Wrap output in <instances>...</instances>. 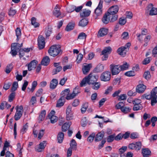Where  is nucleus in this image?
Wrapping results in <instances>:
<instances>
[{
    "label": "nucleus",
    "instance_id": "nucleus-1",
    "mask_svg": "<svg viewBox=\"0 0 157 157\" xmlns=\"http://www.w3.org/2000/svg\"><path fill=\"white\" fill-rule=\"evenodd\" d=\"M157 87H155L151 91L150 95H147L146 94H144L143 97L147 99H151V105L154 106L157 103Z\"/></svg>",
    "mask_w": 157,
    "mask_h": 157
},
{
    "label": "nucleus",
    "instance_id": "nucleus-23",
    "mask_svg": "<svg viewBox=\"0 0 157 157\" xmlns=\"http://www.w3.org/2000/svg\"><path fill=\"white\" fill-rule=\"evenodd\" d=\"M65 101V99L63 97H61L57 101L56 106L57 107H61L64 105Z\"/></svg>",
    "mask_w": 157,
    "mask_h": 157
},
{
    "label": "nucleus",
    "instance_id": "nucleus-33",
    "mask_svg": "<svg viewBox=\"0 0 157 157\" xmlns=\"http://www.w3.org/2000/svg\"><path fill=\"white\" fill-rule=\"evenodd\" d=\"M142 153L144 157H147L150 155L151 152L148 149L146 148L142 150Z\"/></svg>",
    "mask_w": 157,
    "mask_h": 157
},
{
    "label": "nucleus",
    "instance_id": "nucleus-45",
    "mask_svg": "<svg viewBox=\"0 0 157 157\" xmlns=\"http://www.w3.org/2000/svg\"><path fill=\"white\" fill-rule=\"evenodd\" d=\"M70 146L71 147H70L76 150V148L77 143L74 140L72 139L70 143Z\"/></svg>",
    "mask_w": 157,
    "mask_h": 157
},
{
    "label": "nucleus",
    "instance_id": "nucleus-18",
    "mask_svg": "<svg viewBox=\"0 0 157 157\" xmlns=\"http://www.w3.org/2000/svg\"><path fill=\"white\" fill-rule=\"evenodd\" d=\"M127 52V50L123 46L118 48L117 51V53L123 56H124L125 55Z\"/></svg>",
    "mask_w": 157,
    "mask_h": 157
},
{
    "label": "nucleus",
    "instance_id": "nucleus-59",
    "mask_svg": "<svg viewBox=\"0 0 157 157\" xmlns=\"http://www.w3.org/2000/svg\"><path fill=\"white\" fill-rule=\"evenodd\" d=\"M124 103L123 102H120L116 105V107L117 109H121L124 105Z\"/></svg>",
    "mask_w": 157,
    "mask_h": 157
},
{
    "label": "nucleus",
    "instance_id": "nucleus-5",
    "mask_svg": "<svg viewBox=\"0 0 157 157\" xmlns=\"http://www.w3.org/2000/svg\"><path fill=\"white\" fill-rule=\"evenodd\" d=\"M16 112L14 117L16 121L19 120L22 115L23 112V107L22 105L19 106H17L16 108Z\"/></svg>",
    "mask_w": 157,
    "mask_h": 157
},
{
    "label": "nucleus",
    "instance_id": "nucleus-14",
    "mask_svg": "<svg viewBox=\"0 0 157 157\" xmlns=\"http://www.w3.org/2000/svg\"><path fill=\"white\" fill-rule=\"evenodd\" d=\"M111 15L108 13H105L102 18V21L104 24H107L109 21Z\"/></svg>",
    "mask_w": 157,
    "mask_h": 157
},
{
    "label": "nucleus",
    "instance_id": "nucleus-30",
    "mask_svg": "<svg viewBox=\"0 0 157 157\" xmlns=\"http://www.w3.org/2000/svg\"><path fill=\"white\" fill-rule=\"evenodd\" d=\"M17 148L16 150L18 153V155L21 157L22 156V150L23 149V147L21 146L20 143H18L17 144Z\"/></svg>",
    "mask_w": 157,
    "mask_h": 157
},
{
    "label": "nucleus",
    "instance_id": "nucleus-15",
    "mask_svg": "<svg viewBox=\"0 0 157 157\" xmlns=\"http://www.w3.org/2000/svg\"><path fill=\"white\" fill-rule=\"evenodd\" d=\"M102 4L100 2L99 3L98 5L96 8L95 11V13L97 15H100L102 13Z\"/></svg>",
    "mask_w": 157,
    "mask_h": 157
},
{
    "label": "nucleus",
    "instance_id": "nucleus-58",
    "mask_svg": "<svg viewBox=\"0 0 157 157\" xmlns=\"http://www.w3.org/2000/svg\"><path fill=\"white\" fill-rule=\"evenodd\" d=\"M142 108L141 104L134 105L133 109L134 111H137L142 109Z\"/></svg>",
    "mask_w": 157,
    "mask_h": 157
},
{
    "label": "nucleus",
    "instance_id": "nucleus-44",
    "mask_svg": "<svg viewBox=\"0 0 157 157\" xmlns=\"http://www.w3.org/2000/svg\"><path fill=\"white\" fill-rule=\"evenodd\" d=\"M13 66L11 64L8 65L6 68L5 72L6 73L8 74L12 71L13 69Z\"/></svg>",
    "mask_w": 157,
    "mask_h": 157
},
{
    "label": "nucleus",
    "instance_id": "nucleus-43",
    "mask_svg": "<svg viewBox=\"0 0 157 157\" xmlns=\"http://www.w3.org/2000/svg\"><path fill=\"white\" fill-rule=\"evenodd\" d=\"M104 69V66L102 64H98L95 68V70L97 72H100L102 71Z\"/></svg>",
    "mask_w": 157,
    "mask_h": 157
},
{
    "label": "nucleus",
    "instance_id": "nucleus-37",
    "mask_svg": "<svg viewBox=\"0 0 157 157\" xmlns=\"http://www.w3.org/2000/svg\"><path fill=\"white\" fill-rule=\"evenodd\" d=\"M15 32L17 37V40H18L21 35V29L19 28H17L16 29Z\"/></svg>",
    "mask_w": 157,
    "mask_h": 157
},
{
    "label": "nucleus",
    "instance_id": "nucleus-40",
    "mask_svg": "<svg viewBox=\"0 0 157 157\" xmlns=\"http://www.w3.org/2000/svg\"><path fill=\"white\" fill-rule=\"evenodd\" d=\"M92 88L95 90H98L100 87V84L99 82H95L93 84H92Z\"/></svg>",
    "mask_w": 157,
    "mask_h": 157
},
{
    "label": "nucleus",
    "instance_id": "nucleus-8",
    "mask_svg": "<svg viewBox=\"0 0 157 157\" xmlns=\"http://www.w3.org/2000/svg\"><path fill=\"white\" fill-rule=\"evenodd\" d=\"M72 107L70 106H68L66 110V117L67 120H71L73 118V113L71 110Z\"/></svg>",
    "mask_w": 157,
    "mask_h": 157
},
{
    "label": "nucleus",
    "instance_id": "nucleus-35",
    "mask_svg": "<svg viewBox=\"0 0 157 157\" xmlns=\"http://www.w3.org/2000/svg\"><path fill=\"white\" fill-rule=\"evenodd\" d=\"M46 115V111L45 110H42L41 112L40 115L39 116V120L42 121H43L45 116Z\"/></svg>",
    "mask_w": 157,
    "mask_h": 157
},
{
    "label": "nucleus",
    "instance_id": "nucleus-21",
    "mask_svg": "<svg viewBox=\"0 0 157 157\" xmlns=\"http://www.w3.org/2000/svg\"><path fill=\"white\" fill-rule=\"evenodd\" d=\"M108 33V30L104 28L101 29L98 31V36L102 37L106 35Z\"/></svg>",
    "mask_w": 157,
    "mask_h": 157
},
{
    "label": "nucleus",
    "instance_id": "nucleus-28",
    "mask_svg": "<svg viewBox=\"0 0 157 157\" xmlns=\"http://www.w3.org/2000/svg\"><path fill=\"white\" fill-rule=\"evenodd\" d=\"M75 25L74 22L69 23L66 26L65 30L67 31H69L73 29Z\"/></svg>",
    "mask_w": 157,
    "mask_h": 157
},
{
    "label": "nucleus",
    "instance_id": "nucleus-42",
    "mask_svg": "<svg viewBox=\"0 0 157 157\" xmlns=\"http://www.w3.org/2000/svg\"><path fill=\"white\" fill-rule=\"evenodd\" d=\"M31 24L35 28L38 27L39 25V24L36 22V19L34 17H33L31 19Z\"/></svg>",
    "mask_w": 157,
    "mask_h": 157
},
{
    "label": "nucleus",
    "instance_id": "nucleus-2",
    "mask_svg": "<svg viewBox=\"0 0 157 157\" xmlns=\"http://www.w3.org/2000/svg\"><path fill=\"white\" fill-rule=\"evenodd\" d=\"M61 51L60 48L59 46L53 45L50 48L48 52L50 56L55 57L59 54Z\"/></svg>",
    "mask_w": 157,
    "mask_h": 157
},
{
    "label": "nucleus",
    "instance_id": "nucleus-3",
    "mask_svg": "<svg viewBox=\"0 0 157 157\" xmlns=\"http://www.w3.org/2000/svg\"><path fill=\"white\" fill-rule=\"evenodd\" d=\"M142 143L140 141L135 142L130 144L128 148L131 150H134L137 151L140 150L142 147Z\"/></svg>",
    "mask_w": 157,
    "mask_h": 157
},
{
    "label": "nucleus",
    "instance_id": "nucleus-17",
    "mask_svg": "<svg viewBox=\"0 0 157 157\" xmlns=\"http://www.w3.org/2000/svg\"><path fill=\"white\" fill-rule=\"evenodd\" d=\"M91 11L88 9H84L80 13V16L82 17H88L90 15Z\"/></svg>",
    "mask_w": 157,
    "mask_h": 157
},
{
    "label": "nucleus",
    "instance_id": "nucleus-25",
    "mask_svg": "<svg viewBox=\"0 0 157 157\" xmlns=\"http://www.w3.org/2000/svg\"><path fill=\"white\" fill-rule=\"evenodd\" d=\"M92 67V65L91 63H89L87 65L84 66L82 68V71L84 74H86L88 72L91 68Z\"/></svg>",
    "mask_w": 157,
    "mask_h": 157
},
{
    "label": "nucleus",
    "instance_id": "nucleus-56",
    "mask_svg": "<svg viewBox=\"0 0 157 157\" xmlns=\"http://www.w3.org/2000/svg\"><path fill=\"white\" fill-rule=\"evenodd\" d=\"M18 84L17 82H13L12 85V87L11 88V90L12 91H15L17 89L18 87Z\"/></svg>",
    "mask_w": 157,
    "mask_h": 157
},
{
    "label": "nucleus",
    "instance_id": "nucleus-26",
    "mask_svg": "<svg viewBox=\"0 0 157 157\" xmlns=\"http://www.w3.org/2000/svg\"><path fill=\"white\" fill-rule=\"evenodd\" d=\"M71 124V122H69L68 123H64L62 127V130L63 132H65L69 128Z\"/></svg>",
    "mask_w": 157,
    "mask_h": 157
},
{
    "label": "nucleus",
    "instance_id": "nucleus-16",
    "mask_svg": "<svg viewBox=\"0 0 157 157\" xmlns=\"http://www.w3.org/2000/svg\"><path fill=\"white\" fill-rule=\"evenodd\" d=\"M146 89V86L142 84H140L137 85L136 89V92L139 93H143L145 89Z\"/></svg>",
    "mask_w": 157,
    "mask_h": 157
},
{
    "label": "nucleus",
    "instance_id": "nucleus-54",
    "mask_svg": "<svg viewBox=\"0 0 157 157\" xmlns=\"http://www.w3.org/2000/svg\"><path fill=\"white\" fill-rule=\"evenodd\" d=\"M120 66V68L121 69V71H124L128 69L129 67V65L127 63H125L122 65Z\"/></svg>",
    "mask_w": 157,
    "mask_h": 157
},
{
    "label": "nucleus",
    "instance_id": "nucleus-51",
    "mask_svg": "<svg viewBox=\"0 0 157 157\" xmlns=\"http://www.w3.org/2000/svg\"><path fill=\"white\" fill-rule=\"evenodd\" d=\"M86 37V35L85 33H80L78 36V39L84 40L85 39Z\"/></svg>",
    "mask_w": 157,
    "mask_h": 157
},
{
    "label": "nucleus",
    "instance_id": "nucleus-27",
    "mask_svg": "<svg viewBox=\"0 0 157 157\" xmlns=\"http://www.w3.org/2000/svg\"><path fill=\"white\" fill-rule=\"evenodd\" d=\"M50 61V59L49 57L46 56L43 59L41 62V64L44 66H47L49 63Z\"/></svg>",
    "mask_w": 157,
    "mask_h": 157
},
{
    "label": "nucleus",
    "instance_id": "nucleus-48",
    "mask_svg": "<svg viewBox=\"0 0 157 157\" xmlns=\"http://www.w3.org/2000/svg\"><path fill=\"white\" fill-rule=\"evenodd\" d=\"M62 69V67H58L53 69L52 73L53 75H55L61 71Z\"/></svg>",
    "mask_w": 157,
    "mask_h": 157
},
{
    "label": "nucleus",
    "instance_id": "nucleus-13",
    "mask_svg": "<svg viewBox=\"0 0 157 157\" xmlns=\"http://www.w3.org/2000/svg\"><path fill=\"white\" fill-rule=\"evenodd\" d=\"M38 62L36 60H33L31 61L26 66L28 67V70L29 71H31L33 69H34L36 66Z\"/></svg>",
    "mask_w": 157,
    "mask_h": 157
},
{
    "label": "nucleus",
    "instance_id": "nucleus-32",
    "mask_svg": "<svg viewBox=\"0 0 157 157\" xmlns=\"http://www.w3.org/2000/svg\"><path fill=\"white\" fill-rule=\"evenodd\" d=\"M64 138V133L62 132L59 133L57 136L58 142L59 143H62Z\"/></svg>",
    "mask_w": 157,
    "mask_h": 157
},
{
    "label": "nucleus",
    "instance_id": "nucleus-6",
    "mask_svg": "<svg viewBox=\"0 0 157 157\" xmlns=\"http://www.w3.org/2000/svg\"><path fill=\"white\" fill-rule=\"evenodd\" d=\"M101 81L106 82L109 81L111 78V73L109 71H106L103 73L100 77Z\"/></svg>",
    "mask_w": 157,
    "mask_h": 157
},
{
    "label": "nucleus",
    "instance_id": "nucleus-12",
    "mask_svg": "<svg viewBox=\"0 0 157 157\" xmlns=\"http://www.w3.org/2000/svg\"><path fill=\"white\" fill-rule=\"evenodd\" d=\"M55 112L52 110L48 115V117L50 120L52 124L55 123L58 120V117L55 115Z\"/></svg>",
    "mask_w": 157,
    "mask_h": 157
},
{
    "label": "nucleus",
    "instance_id": "nucleus-64",
    "mask_svg": "<svg viewBox=\"0 0 157 157\" xmlns=\"http://www.w3.org/2000/svg\"><path fill=\"white\" fill-rule=\"evenodd\" d=\"M144 77L146 79H149L151 77L150 72L148 71L145 72L144 75Z\"/></svg>",
    "mask_w": 157,
    "mask_h": 157
},
{
    "label": "nucleus",
    "instance_id": "nucleus-47",
    "mask_svg": "<svg viewBox=\"0 0 157 157\" xmlns=\"http://www.w3.org/2000/svg\"><path fill=\"white\" fill-rule=\"evenodd\" d=\"M95 134L94 133H93L91 134L88 137L87 139V141L90 142H92L94 140Z\"/></svg>",
    "mask_w": 157,
    "mask_h": 157
},
{
    "label": "nucleus",
    "instance_id": "nucleus-29",
    "mask_svg": "<svg viewBox=\"0 0 157 157\" xmlns=\"http://www.w3.org/2000/svg\"><path fill=\"white\" fill-rule=\"evenodd\" d=\"M112 51L111 48L109 47H105L104 49L102 51L101 53L102 55L108 54H110Z\"/></svg>",
    "mask_w": 157,
    "mask_h": 157
},
{
    "label": "nucleus",
    "instance_id": "nucleus-22",
    "mask_svg": "<svg viewBox=\"0 0 157 157\" xmlns=\"http://www.w3.org/2000/svg\"><path fill=\"white\" fill-rule=\"evenodd\" d=\"M153 5L152 4H150L148 6L149 8L152 7L150 11V15H156L157 14V8H155L153 7Z\"/></svg>",
    "mask_w": 157,
    "mask_h": 157
},
{
    "label": "nucleus",
    "instance_id": "nucleus-49",
    "mask_svg": "<svg viewBox=\"0 0 157 157\" xmlns=\"http://www.w3.org/2000/svg\"><path fill=\"white\" fill-rule=\"evenodd\" d=\"M75 6H71L67 7L66 8L67 12L68 13H71L75 11Z\"/></svg>",
    "mask_w": 157,
    "mask_h": 157
},
{
    "label": "nucleus",
    "instance_id": "nucleus-52",
    "mask_svg": "<svg viewBox=\"0 0 157 157\" xmlns=\"http://www.w3.org/2000/svg\"><path fill=\"white\" fill-rule=\"evenodd\" d=\"M44 129H41L39 131L38 136V140H40L42 138L44 134Z\"/></svg>",
    "mask_w": 157,
    "mask_h": 157
},
{
    "label": "nucleus",
    "instance_id": "nucleus-10",
    "mask_svg": "<svg viewBox=\"0 0 157 157\" xmlns=\"http://www.w3.org/2000/svg\"><path fill=\"white\" fill-rule=\"evenodd\" d=\"M46 144L47 143L45 141L40 142L39 145L35 147V149L36 151L38 152H41L44 149Z\"/></svg>",
    "mask_w": 157,
    "mask_h": 157
},
{
    "label": "nucleus",
    "instance_id": "nucleus-46",
    "mask_svg": "<svg viewBox=\"0 0 157 157\" xmlns=\"http://www.w3.org/2000/svg\"><path fill=\"white\" fill-rule=\"evenodd\" d=\"M126 19L124 17H122L119 19V23L121 25H123L126 23Z\"/></svg>",
    "mask_w": 157,
    "mask_h": 157
},
{
    "label": "nucleus",
    "instance_id": "nucleus-36",
    "mask_svg": "<svg viewBox=\"0 0 157 157\" xmlns=\"http://www.w3.org/2000/svg\"><path fill=\"white\" fill-rule=\"evenodd\" d=\"M70 91L69 89H65L61 92V97H63L65 99V97L66 96H67V95L69 94Z\"/></svg>",
    "mask_w": 157,
    "mask_h": 157
},
{
    "label": "nucleus",
    "instance_id": "nucleus-7",
    "mask_svg": "<svg viewBox=\"0 0 157 157\" xmlns=\"http://www.w3.org/2000/svg\"><path fill=\"white\" fill-rule=\"evenodd\" d=\"M120 67L119 65H115L111 64L110 65V68L113 75L118 74L120 71Z\"/></svg>",
    "mask_w": 157,
    "mask_h": 157
},
{
    "label": "nucleus",
    "instance_id": "nucleus-38",
    "mask_svg": "<svg viewBox=\"0 0 157 157\" xmlns=\"http://www.w3.org/2000/svg\"><path fill=\"white\" fill-rule=\"evenodd\" d=\"M37 84V82L36 81H34L32 83V86L31 89L29 88H28V89L29 90V92L31 91L32 92H33L34 91L36 86Z\"/></svg>",
    "mask_w": 157,
    "mask_h": 157
},
{
    "label": "nucleus",
    "instance_id": "nucleus-57",
    "mask_svg": "<svg viewBox=\"0 0 157 157\" xmlns=\"http://www.w3.org/2000/svg\"><path fill=\"white\" fill-rule=\"evenodd\" d=\"M125 75L128 77L133 76L135 75V73L134 71H131L126 72L125 73Z\"/></svg>",
    "mask_w": 157,
    "mask_h": 157
},
{
    "label": "nucleus",
    "instance_id": "nucleus-19",
    "mask_svg": "<svg viewBox=\"0 0 157 157\" xmlns=\"http://www.w3.org/2000/svg\"><path fill=\"white\" fill-rule=\"evenodd\" d=\"M58 84V80L56 79H52L50 82V88L51 89L53 90L56 88Z\"/></svg>",
    "mask_w": 157,
    "mask_h": 157
},
{
    "label": "nucleus",
    "instance_id": "nucleus-60",
    "mask_svg": "<svg viewBox=\"0 0 157 157\" xmlns=\"http://www.w3.org/2000/svg\"><path fill=\"white\" fill-rule=\"evenodd\" d=\"M28 128V125L26 123L25 125L23 126L21 130V132L22 134H24L27 130Z\"/></svg>",
    "mask_w": 157,
    "mask_h": 157
},
{
    "label": "nucleus",
    "instance_id": "nucleus-41",
    "mask_svg": "<svg viewBox=\"0 0 157 157\" xmlns=\"http://www.w3.org/2000/svg\"><path fill=\"white\" fill-rule=\"evenodd\" d=\"M121 110L122 112L124 113H127L130 111L131 109L129 107H127L126 106H124L121 108Z\"/></svg>",
    "mask_w": 157,
    "mask_h": 157
},
{
    "label": "nucleus",
    "instance_id": "nucleus-34",
    "mask_svg": "<svg viewBox=\"0 0 157 157\" xmlns=\"http://www.w3.org/2000/svg\"><path fill=\"white\" fill-rule=\"evenodd\" d=\"M45 33L46 37H48L50 36L52 33V29L49 26L45 28Z\"/></svg>",
    "mask_w": 157,
    "mask_h": 157
},
{
    "label": "nucleus",
    "instance_id": "nucleus-63",
    "mask_svg": "<svg viewBox=\"0 0 157 157\" xmlns=\"http://www.w3.org/2000/svg\"><path fill=\"white\" fill-rule=\"evenodd\" d=\"M115 139V135H112L108 136L107 141L108 142H112Z\"/></svg>",
    "mask_w": 157,
    "mask_h": 157
},
{
    "label": "nucleus",
    "instance_id": "nucleus-61",
    "mask_svg": "<svg viewBox=\"0 0 157 157\" xmlns=\"http://www.w3.org/2000/svg\"><path fill=\"white\" fill-rule=\"evenodd\" d=\"M15 92H12L10 95L9 97L8 101L9 102L12 101L14 99L15 96Z\"/></svg>",
    "mask_w": 157,
    "mask_h": 157
},
{
    "label": "nucleus",
    "instance_id": "nucleus-55",
    "mask_svg": "<svg viewBox=\"0 0 157 157\" xmlns=\"http://www.w3.org/2000/svg\"><path fill=\"white\" fill-rule=\"evenodd\" d=\"M111 17L110 22H113L117 19L118 15L116 14L114 15H111Z\"/></svg>",
    "mask_w": 157,
    "mask_h": 157
},
{
    "label": "nucleus",
    "instance_id": "nucleus-39",
    "mask_svg": "<svg viewBox=\"0 0 157 157\" xmlns=\"http://www.w3.org/2000/svg\"><path fill=\"white\" fill-rule=\"evenodd\" d=\"M21 47L20 44L18 43H13L11 45V48L14 47L15 50L17 51L20 50Z\"/></svg>",
    "mask_w": 157,
    "mask_h": 157
},
{
    "label": "nucleus",
    "instance_id": "nucleus-9",
    "mask_svg": "<svg viewBox=\"0 0 157 157\" xmlns=\"http://www.w3.org/2000/svg\"><path fill=\"white\" fill-rule=\"evenodd\" d=\"M38 44L39 49H43L45 46V38L42 35H39L38 37Z\"/></svg>",
    "mask_w": 157,
    "mask_h": 157
},
{
    "label": "nucleus",
    "instance_id": "nucleus-24",
    "mask_svg": "<svg viewBox=\"0 0 157 157\" xmlns=\"http://www.w3.org/2000/svg\"><path fill=\"white\" fill-rule=\"evenodd\" d=\"M104 135V132H101L98 133L96 135L95 138V141H100L103 138Z\"/></svg>",
    "mask_w": 157,
    "mask_h": 157
},
{
    "label": "nucleus",
    "instance_id": "nucleus-4",
    "mask_svg": "<svg viewBox=\"0 0 157 157\" xmlns=\"http://www.w3.org/2000/svg\"><path fill=\"white\" fill-rule=\"evenodd\" d=\"M86 77L88 81V84L91 85L97 82L98 77L95 74L91 73Z\"/></svg>",
    "mask_w": 157,
    "mask_h": 157
},
{
    "label": "nucleus",
    "instance_id": "nucleus-11",
    "mask_svg": "<svg viewBox=\"0 0 157 157\" xmlns=\"http://www.w3.org/2000/svg\"><path fill=\"white\" fill-rule=\"evenodd\" d=\"M119 10V7L117 5L113 6L110 7L108 10L107 13L110 15L116 14Z\"/></svg>",
    "mask_w": 157,
    "mask_h": 157
},
{
    "label": "nucleus",
    "instance_id": "nucleus-50",
    "mask_svg": "<svg viewBox=\"0 0 157 157\" xmlns=\"http://www.w3.org/2000/svg\"><path fill=\"white\" fill-rule=\"evenodd\" d=\"M86 83H88V81L87 78L86 77L84 78L83 79L80 84V86L81 87H83L85 86Z\"/></svg>",
    "mask_w": 157,
    "mask_h": 157
},
{
    "label": "nucleus",
    "instance_id": "nucleus-53",
    "mask_svg": "<svg viewBox=\"0 0 157 157\" xmlns=\"http://www.w3.org/2000/svg\"><path fill=\"white\" fill-rule=\"evenodd\" d=\"M139 134L136 132L132 133L130 135V137L132 139H135L139 137Z\"/></svg>",
    "mask_w": 157,
    "mask_h": 157
},
{
    "label": "nucleus",
    "instance_id": "nucleus-20",
    "mask_svg": "<svg viewBox=\"0 0 157 157\" xmlns=\"http://www.w3.org/2000/svg\"><path fill=\"white\" fill-rule=\"evenodd\" d=\"M59 7L58 5H56L53 11V15L57 17H58L61 14Z\"/></svg>",
    "mask_w": 157,
    "mask_h": 157
},
{
    "label": "nucleus",
    "instance_id": "nucleus-62",
    "mask_svg": "<svg viewBox=\"0 0 157 157\" xmlns=\"http://www.w3.org/2000/svg\"><path fill=\"white\" fill-rule=\"evenodd\" d=\"M88 107V104L85 103L83 105L82 107L81 108V110L82 113H85Z\"/></svg>",
    "mask_w": 157,
    "mask_h": 157
},
{
    "label": "nucleus",
    "instance_id": "nucleus-31",
    "mask_svg": "<svg viewBox=\"0 0 157 157\" xmlns=\"http://www.w3.org/2000/svg\"><path fill=\"white\" fill-rule=\"evenodd\" d=\"M88 22L87 19L85 18L82 19L79 22L78 25L82 27H84L87 25Z\"/></svg>",
    "mask_w": 157,
    "mask_h": 157
}]
</instances>
